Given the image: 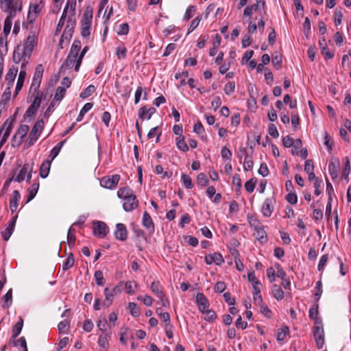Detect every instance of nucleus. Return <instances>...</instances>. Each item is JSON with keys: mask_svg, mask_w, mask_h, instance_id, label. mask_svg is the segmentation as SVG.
<instances>
[{"mask_svg": "<svg viewBox=\"0 0 351 351\" xmlns=\"http://www.w3.org/2000/svg\"><path fill=\"white\" fill-rule=\"evenodd\" d=\"M114 236L117 239L120 241H125L128 238V230L126 226L123 223H119L116 225Z\"/></svg>", "mask_w": 351, "mask_h": 351, "instance_id": "obj_9", "label": "nucleus"}, {"mask_svg": "<svg viewBox=\"0 0 351 351\" xmlns=\"http://www.w3.org/2000/svg\"><path fill=\"white\" fill-rule=\"evenodd\" d=\"M66 88L58 86L54 95V101H61L65 95Z\"/></svg>", "mask_w": 351, "mask_h": 351, "instance_id": "obj_44", "label": "nucleus"}, {"mask_svg": "<svg viewBox=\"0 0 351 351\" xmlns=\"http://www.w3.org/2000/svg\"><path fill=\"white\" fill-rule=\"evenodd\" d=\"M121 288L119 286H116L112 289H110L109 288L106 287L104 289V294H105V300H104V305H106L107 307H109L112 302V298L117 294L121 293Z\"/></svg>", "mask_w": 351, "mask_h": 351, "instance_id": "obj_6", "label": "nucleus"}, {"mask_svg": "<svg viewBox=\"0 0 351 351\" xmlns=\"http://www.w3.org/2000/svg\"><path fill=\"white\" fill-rule=\"evenodd\" d=\"M196 8L194 5L189 6L184 14V19L186 21H189L191 18H192L193 13L195 12Z\"/></svg>", "mask_w": 351, "mask_h": 351, "instance_id": "obj_62", "label": "nucleus"}, {"mask_svg": "<svg viewBox=\"0 0 351 351\" xmlns=\"http://www.w3.org/2000/svg\"><path fill=\"white\" fill-rule=\"evenodd\" d=\"M108 333L106 332L104 335H100L98 340V343L100 347L103 348H106L108 346V341L107 339V336Z\"/></svg>", "mask_w": 351, "mask_h": 351, "instance_id": "obj_63", "label": "nucleus"}, {"mask_svg": "<svg viewBox=\"0 0 351 351\" xmlns=\"http://www.w3.org/2000/svg\"><path fill=\"white\" fill-rule=\"evenodd\" d=\"M313 337L318 349H321L324 345V330L322 320H315V324L313 328Z\"/></svg>", "mask_w": 351, "mask_h": 351, "instance_id": "obj_2", "label": "nucleus"}, {"mask_svg": "<svg viewBox=\"0 0 351 351\" xmlns=\"http://www.w3.org/2000/svg\"><path fill=\"white\" fill-rule=\"evenodd\" d=\"M256 184V179L251 178L248 181H247L245 184V189L248 193H252L254 191V188Z\"/></svg>", "mask_w": 351, "mask_h": 351, "instance_id": "obj_53", "label": "nucleus"}, {"mask_svg": "<svg viewBox=\"0 0 351 351\" xmlns=\"http://www.w3.org/2000/svg\"><path fill=\"white\" fill-rule=\"evenodd\" d=\"M289 332V328L285 326L284 328H279L277 331L276 338L278 341H282L285 339L287 334Z\"/></svg>", "mask_w": 351, "mask_h": 351, "instance_id": "obj_41", "label": "nucleus"}, {"mask_svg": "<svg viewBox=\"0 0 351 351\" xmlns=\"http://www.w3.org/2000/svg\"><path fill=\"white\" fill-rule=\"evenodd\" d=\"M275 199L274 197H268L265 200L262 206L261 212L265 217H270L274 210V204Z\"/></svg>", "mask_w": 351, "mask_h": 351, "instance_id": "obj_7", "label": "nucleus"}, {"mask_svg": "<svg viewBox=\"0 0 351 351\" xmlns=\"http://www.w3.org/2000/svg\"><path fill=\"white\" fill-rule=\"evenodd\" d=\"M196 302L201 312H204L206 309L208 308V301L202 293H197L196 295Z\"/></svg>", "mask_w": 351, "mask_h": 351, "instance_id": "obj_13", "label": "nucleus"}, {"mask_svg": "<svg viewBox=\"0 0 351 351\" xmlns=\"http://www.w3.org/2000/svg\"><path fill=\"white\" fill-rule=\"evenodd\" d=\"M29 130V128L27 125H21L18 128V130L15 134L16 136H19V140L17 141L18 145H21L23 140L24 137H25V136L27 135Z\"/></svg>", "mask_w": 351, "mask_h": 351, "instance_id": "obj_20", "label": "nucleus"}, {"mask_svg": "<svg viewBox=\"0 0 351 351\" xmlns=\"http://www.w3.org/2000/svg\"><path fill=\"white\" fill-rule=\"evenodd\" d=\"M93 19V8L90 6L86 7L82 16V21L92 23Z\"/></svg>", "mask_w": 351, "mask_h": 351, "instance_id": "obj_39", "label": "nucleus"}, {"mask_svg": "<svg viewBox=\"0 0 351 351\" xmlns=\"http://www.w3.org/2000/svg\"><path fill=\"white\" fill-rule=\"evenodd\" d=\"M318 304H315L314 306L310 308L309 310V317L311 319H313L315 322V320H322L321 319L317 317L318 315Z\"/></svg>", "mask_w": 351, "mask_h": 351, "instance_id": "obj_55", "label": "nucleus"}, {"mask_svg": "<svg viewBox=\"0 0 351 351\" xmlns=\"http://www.w3.org/2000/svg\"><path fill=\"white\" fill-rule=\"evenodd\" d=\"M36 45V37L34 34H29L26 38V41L22 48L23 51H25V56L31 57L34 47Z\"/></svg>", "mask_w": 351, "mask_h": 351, "instance_id": "obj_5", "label": "nucleus"}, {"mask_svg": "<svg viewBox=\"0 0 351 351\" xmlns=\"http://www.w3.org/2000/svg\"><path fill=\"white\" fill-rule=\"evenodd\" d=\"M250 226L254 227V236L261 243H265L267 241V237L266 232L261 226H254L250 223Z\"/></svg>", "mask_w": 351, "mask_h": 351, "instance_id": "obj_8", "label": "nucleus"}, {"mask_svg": "<svg viewBox=\"0 0 351 351\" xmlns=\"http://www.w3.org/2000/svg\"><path fill=\"white\" fill-rule=\"evenodd\" d=\"M44 128V121L43 119H38L33 126L29 136L26 141L27 147H30L34 144L40 136Z\"/></svg>", "mask_w": 351, "mask_h": 351, "instance_id": "obj_1", "label": "nucleus"}, {"mask_svg": "<svg viewBox=\"0 0 351 351\" xmlns=\"http://www.w3.org/2000/svg\"><path fill=\"white\" fill-rule=\"evenodd\" d=\"M235 83L234 82H229L224 86V92L226 95H230L234 92Z\"/></svg>", "mask_w": 351, "mask_h": 351, "instance_id": "obj_59", "label": "nucleus"}, {"mask_svg": "<svg viewBox=\"0 0 351 351\" xmlns=\"http://www.w3.org/2000/svg\"><path fill=\"white\" fill-rule=\"evenodd\" d=\"M20 199L21 195L19 191H14L10 199V208L12 213L16 212L18 208V202H19Z\"/></svg>", "mask_w": 351, "mask_h": 351, "instance_id": "obj_14", "label": "nucleus"}, {"mask_svg": "<svg viewBox=\"0 0 351 351\" xmlns=\"http://www.w3.org/2000/svg\"><path fill=\"white\" fill-rule=\"evenodd\" d=\"M345 166L343 169V178L345 180L348 181V176L350 172V159L348 156H346L345 158Z\"/></svg>", "mask_w": 351, "mask_h": 351, "instance_id": "obj_52", "label": "nucleus"}, {"mask_svg": "<svg viewBox=\"0 0 351 351\" xmlns=\"http://www.w3.org/2000/svg\"><path fill=\"white\" fill-rule=\"evenodd\" d=\"M40 3H35V4H31L29 5V12L27 16V19L30 21V22H33L35 21L36 14H38L41 9L40 8Z\"/></svg>", "mask_w": 351, "mask_h": 351, "instance_id": "obj_17", "label": "nucleus"}, {"mask_svg": "<svg viewBox=\"0 0 351 351\" xmlns=\"http://www.w3.org/2000/svg\"><path fill=\"white\" fill-rule=\"evenodd\" d=\"M119 180L120 176L118 174H115L112 176H105L101 179L100 184L104 188L111 189L116 187Z\"/></svg>", "mask_w": 351, "mask_h": 351, "instance_id": "obj_3", "label": "nucleus"}, {"mask_svg": "<svg viewBox=\"0 0 351 351\" xmlns=\"http://www.w3.org/2000/svg\"><path fill=\"white\" fill-rule=\"evenodd\" d=\"M272 64L276 70H279L282 67V57L277 53L273 56Z\"/></svg>", "mask_w": 351, "mask_h": 351, "instance_id": "obj_46", "label": "nucleus"}, {"mask_svg": "<svg viewBox=\"0 0 351 351\" xmlns=\"http://www.w3.org/2000/svg\"><path fill=\"white\" fill-rule=\"evenodd\" d=\"M95 90L94 85H89L83 92L80 93V97L85 99L90 96Z\"/></svg>", "mask_w": 351, "mask_h": 351, "instance_id": "obj_54", "label": "nucleus"}, {"mask_svg": "<svg viewBox=\"0 0 351 351\" xmlns=\"http://www.w3.org/2000/svg\"><path fill=\"white\" fill-rule=\"evenodd\" d=\"M322 283L321 280H319L316 283L315 286V293L314 294V298L316 302H317L322 295Z\"/></svg>", "mask_w": 351, "mask_h": 351, "instance_id": "obj_51", "label": "nucleus"}, {"mask_svg": "<svg viewBox=\"0 0 351 351\" xmlns=\"http://www.w3.org/2000/svg\"><path fill=\"white\" fill-rule=\"evenodd\" d=\"M14 12L12 11L7 16L4 21L3 34L7 36L10 34L12 24V19L14 18Z\"/></svg>", "mask_w": 351, "mask_h": 351, "instance_id": "obj_21", "label": "nucleus"}, {"mask_svg": "<svg viewBox=\"0 0 351 351\" xmlns=\"http://www.w3.org/2000/svg\"><path fill=\"white\" fill-rule=\"evenodd\" d=\"M65 141H62L59 142L51 151L49 157L51 158V160H53L59 154L62 145H64Z\"/></svg>", "mask_w": 351, "mask_h": 351, "instance_id": "obj_43", "label": "nucleus"}, {"mask_svg": "<svg viewBox=\"0 0 351 351\" xmlns=\"http://www.w3.org/2000/svg\"><path fill=\"white\" fill-rule=\"evenodd\" d=\"M151 289L158 298H164L165 295L161 290V287L159 282H153L151 285Z\"/></svg>", "mask_w": 351, "mask_h": 351, "instance_id": "obj_36", "label": "nucleus"}, {"mask_svg": "<svg viewBox=\"0 0 351 351\" xmlns=\"http://www.w3.org/2000/svg\"><path fill=\"white\" fill-rule=\"evenodd\" d=\"M129 308L130 311V313L134 317H138L141 314V311L139 308L137 307V305L134 302H130L129 303Z\"/></svg>", "mask_w": 351, "mask_h": 351, "instance_id": "obj_57", "label": "nucleus"}, {"mask_svg": "<svg viewBox=\"0 0 351 351\" xmlns=\"http://www.w3.org/2000/svg\"><path fill=\"white\" fill-rule=\"evenodd\" d=\"M181 180H182V182L184 186L186 189H191L193 187V184L192 180L189 175L183 173L181 176Z\"/></svg>", "mask_w": 351, "mask_h": 351, "instance_id": "obj_40", "label": "nucleus"}, {"mask_svg": "<svg viewBox=\"0 0 351 351\" xmlns=\"http://www.w3.org/2000/svg\"><path fill=\"white\" fill-rule=\"evenodd\" d=\"M92 23L81 21V35L83 38H88L90 34V27Z\"/></svg>", "mask_w": 351, "mask_h": 351, "instance_id": "obj_28", "label": "nucleus"}, {"mask_svg": "<svg viewBox=\"0 0 351 351\" xmlns=\"http://www.w3.org/2000/svg\"><path fill=\"white\" fill-rule=\"evenodd\" d=\"M8 121L9 120L8 119L3 124V127L6 126V125H7V127L5 128V131L3 134V136L1 140L0 146H1L7 141L8 136H10V132L13 128V124L15 122V118L14 117L12 118L9 123H8Z\"/></svg>", "mask_w": 351, "mask_h": 351, "instance_id": "obj_15", "label": "nucleus"}, {"mask_svg": "<svg viewBox=\"0 0 351 351\" xmlns=\"http://www.w3.org/2000/svg\"><path fill=\"white\" fill-rule=\"evenodd\" d=\"M51 167V161L49 160H45L40 167V176L43 178H45L49 175Z\"/></svg>", "mask_w": 351, "mask_h": 351, "instance_id": "obj_26", "label": "nucleus"}, {"mask_svg": "<svg viewBox=\"0 0 351 351\" xmlns=\"http://www.w3.org/2000/svg\"><path fill=\"white\" fill-rule=\"evenodd\" d=\"M95 278L97 285L103 286L104 285V278L101 270H97L95 272Z\"/></svg>", "mask_w": 351, "mask_h": 351, "instance_id": "obj_58", "label": "nucleus"}, {"mask_svg": "<svg viewBox=\"0 0 351 351\" xmlns=\"http://www.w3.org/2000/svg\"><path fill=\"white\" fill-rule=\"evenodd\" d=\"M15 0H0L1 9L10 14L12 11L15 12L14 9Z\"/></svg>", "mask_w": 351, "mask_h": 351, "instance_id": "obj_16", "label": "nucleus"}, {"mask_svg": "<svg viewBox=\"0 0 351 351\" xmlns=\"http://www.w3.org/2000/svg\"><path fill=\"white\" fill-rule=\"evenodd\" d=\"M75 233V230L71 227L69 229L68 233H67L68 243L70 245H73L75 244V239H76Z\"/></svg>", "mask_w": 351, "mask_h": 351, "instance_id": "obj_49", "label": "nucleus"}, {"mask_svg": "<svg viewBox=\"0 0 351 351\" xmlns=\"http://www.w3.org/2000/svg\"><path fill=\"white\" fill-rule=\"evenodd\" d=\"M328 171L332 179H335L338 177L339 165H336L334 162H330L328 165Z\"/></svg>", "mask_w": 351, "mask_h": 351, "instance_id": "obj_37", "label": "nucleus"}, {"mask_svg": "<svg viewBox=\"0 0 351 351\" xmlns=\"http://www.w3.org/2000/svg\"><path fill=\"white\" fill-rule=\"evenodd\" d=\"M176 145L180 150L184 152L189 150V147L184 141V136L183 135L176 138Z\"/></svg>", "mask_w": 351, "mask_h": 351, "instance_id": "obj_34", "label": "nucleus"}, {"mask_svg": "<svg viewBox=\"0 0 351 351\" xmlns=\"http://www.w3.org/2000/svg\"><path fill=\"white\" fill-rule=\"evenodd\" d=\"M18 73V67L15 66H12L8 73L5 75V80L7 82V86L8 87H12L13 86L14 81L16 78V76Z\"/></svg>", "mask_w": 351, "mask_h": 351, "instance_id": "obj_12", "label": "nucleus"}, {"mask_svg": "<svg viewBox=\"0 0 351 351\" xmlns=\"http://www.w3.org/2000/svg\"><path fill=\"white\" fill-rule=\"evenodd\" d=\"M324 145L327 147V149L329 153H331L333 145V141L330 137L329 134L325 132L324 133Z\"/></svg>", "mask_w": 351, "mask_h": 351, "instance_id": "obj_50", "label": "nucleus"}, {"mask_svg": "<svg viewBox=\"0 0 351 351\" xmlns=\"http://www.w3.org/2000/svg\"><path fill=\"white\" fill-rule=\"evenodd\" d=\"M129 32V25L127 23H121L119 25L117 34L119 35H127Z\"/></svg>", "mask_w": 351, "mask_h": 351, "instance_id": "obj_56", "label": "nucleus"}, {"mask_svg": "<svg viewBox=\"0 0 351 351\" xmlns=\"http://www.w3.org/2000/svg\"><path fill=\"white\" fill-rule=\"evenodd\" d=\"M43 95V92L37 91V93H36L35 98L31 105L38 109L42 101Z\"/></svg>", "mask_w": 351, "mask_h": 351, "instance_id": "obj_48", "label": "nucleus"}, {"mask_svg": "<svg viewBox=\"0 0 351 351\" xmlns=\"http://www.w3.org/2000/svg\"><path fill=\"white\" fill-rule=\"evenodd\" d=\"M138 204V202L136 195H134L123 200V207L125 211L130 212L136 208Z\"/></svg>", "mask_w": 351, "mask_h": 351, "instance_id": "obj_10", "label": "nucleus"}, {"mask_svg": "<svg viewBox=\"0 0 351 351\" xmlns=\"http://www.w3.org/2000/svg\"><path fill=\"white\" fill-rule=\"evenodd\" d=\"M43 71V66L42 64L37 65L35 69V73L33 79L42 80Z\"/></svg>", "mask_w": 351, "mask_h": 351, "instance_id": "obj_60", "label": "nucleus"}, {"mask_svg": "<svg viewBox=\"0 0 351 351\" xmlns=\"http://www.w3.org/2000/svg\"><path fill=\"white\" fill-rule=\"evenodd\" d=\"M268 132L269 135H271L274 138H278L279 136V133L277 130V128L273 123L269 125Z\"/></svg>", "mask_w": 351, "mask_h": 351, "instance_id": "obj_64", "label": "nucleus"}, {"mask_svg": "<svg viewBox=\"0 0 351 351\" xmlns=\"http://www.w3.org/2000/svg\"><path fill=\"white\" fill-rule=\"evenodd\" d=\"M8 343L10 346H20L23 348V351H28L26 339L24 337H20L18 340H16L15 339H10Z\"/></svg>", "mask_w": 351, "mask_h": 351, "instance_id": "obj_23", "label": "nucleus"}, {"mask_svg": "<svg viewBox=\"0 0 351 351\" xmlns=\"http://www.w3.org/2000/svg\"><path fill=\"white\" fill-rule=\"evenodd\" d=\"M156 109L154 107L147 108V106H144L139 108L138 112V117L143 120L145 119H150L152 116L156 112Z\"/></svg>", "mask_w": 351, "mask_h": 351, "instance_id": "obj_11", "label": "nucleus"}, {"mask_svg": "<svg viewBox=\"0 0 351 351\" xmlns=\"http://www.w3.org/2000/svg\"><path fill=\"white\" fill-rule=\"evenodd\" d=\"M108 232V227L103 221H95L93 223V234L100 238H104Z\"/></svg>", "mask_w": 351, "mask_h": 351, "instance_id": "obj_4", "label": "nucleus"}, {"mask_svg": "<svg viewBox=\"0 0 351 351\" xmlns=\"http://www.w3.org/2000/svg\"><path fill=\"white\" fill-rule=\"evenodd\" d=\"M25 58V51L21 49V47L18 45L16 48L14 49L13 53V61L15 64H19L21 61H22Z\"/></svg>", "mask_w": 351, "mask_h": 351, "instance_id": "obj_25", "label": "nucleus"}, {"mask_svg": "<svg viewBox=\"0 0 351 351\" xmlns=\"http://www.w3.org/2000/svg\"><path fill=\"white\" fill-rule=\"evenodd\" d=\"M25 77H26V71L21 70L19 75L14 97H16L18 95L19 92L21 90V88L23 86Z\"/></svg>", "mask_w": 351, "mask_h": 351, "instance_id": "obj_22", "label": "nucleus"}, {"mask_svg": "<svg viewBox=\"0 0 351 351\" xmlns=\"http://www.w3.org/2000/svg\"><path fill=\"white\" fill-rule=\"evenodd\" d=\"M143 225L149 230H154V224L149 214L145 211L143 215Z\"/></svg>", "mask_w": 351, "mask_h": 351, "instance_id": "obj_19", "label": "nucleus"}, {"mask_svg": "<svg viewBox=\"0 0 351 351\" xmlns=\"http://www.w3.org/2000/svg\"><path fill=\"white\" fill-rule=\"evenodd\" d=\"M76 61L77 60L75 58H72L70 56H68L64 63L62 64L60 72H64V70L66 69H71L73 66L75 62L76 63Z\"/></svg>", "mask_w": 351, "mask_h": 351, "instance_id": "obj_29", "label": "nucleus"}, {"mask_svg": "<svg viewBox=\"0 0 351 351\" xmlns=\"http://www.w3.org/2000/svg\"><path fill=\"white\" fill-rule=\"evenodd\" d=\"M240 152L244 153L245 154V157L243 162V169L246 171H251L253 168V160L252 157L249 156L246 154V149L245 148H240Z\"/></svg>", "mask_w": 351, "mask_h": 351, "instance_id": "obj_24", "label": "nucleus"}, {"mask_svg": "<svg viewBox=\"0 0 351 351\" xmlns=\"http://www.w3.org/2000/svg\"><path fill=\"white\" fill-rule=\"evenodd\" d=\"M319 45L321 49L322 53V55L325 56L326 59H331L334 57V54L329 51L326 45V39L324 38H322V39L319 40Z\"/></svg>", "mask_w": 351, "mask_h": 351, "instance_id": "obj_18", "label": "nucleus"}, {"mask_svg": "<svg viewBox=\"0 0 351 351\" xmlns=\"http://www.w3.org/2000/svg\"><path fill=\"white\" fill-rule=\"evenodd\" d=\"M132 195H134L133 192H132V189H130L128 187L121 188L117 191V196L119 198L123 199V200L130 197V196H132Z\"/></svg>", "mask_w": 351, "mask_h": 351, "instance_id": "obj_30", "label": "nucleus"}, {"mask_svg": "<svg viewBox=\"0 0 351 351\" xmlns=\"http://www.w3.org/2000/svg\"><path fill=\"white\" fill-rule=\"evenodd\" d=\"M303 29L306 37L308 38L311 32V21L308 17H306L303 23Z\"/></svg>", "mask_w": 351, "mask_h": 351, "instance_id": "obj_61", "label": "nucleus"}, {"mask_svg": "<svg viewBox=\"0 0 351 351\" xmlns=\"http://www.w3.org/2000/svg\"><path fill=\"white\" fill-rule=\"evenodd\" d=\"M88 47L87 46H85L83 49L82 50L78 58L77 59V61H76V64L75 65V71L76 72L79 71V69H80V65L82 64V59L85 55V53H86V51H88Z\"/></svg>", "mask_w": 351, "mask_h": 351, "instance_id": "obj_45", "label": "nucleus"}, {"mask_svg": "<svg viewBox=\"0 0 351 351\" xmlns=\"http://www.w3.org/2000/svg\"><path fill=\"white\" fill-rule=\"evenodd\" d=\"M202 313L205 314L204 319L207 322H213L217 317L215 312L213 310H209L208 308L206 309L204 312Z\"/></svg>", "mask_w": 351, "mask_h": 351, "instance_id": "obj_47", "label": "nucleus"}, {"mask_svg": "<svg viewBox=\"0 0 351 351\" xmlns=\"http://www.w3.org/2000/svg\"><path fill=\"white\" fill-rule=\"evenodd\" d=\"M39 189V183L34 182L29 189V194L27 196V202H30L34 198Z\"/></svg>", "mask_w": 351, "mask_h": 351, "instance_id": "obj_31", "label": "nucleus"}, {"mask_svg": "<svg viewBox=\"0 0 351 351\" xmlns=\"http://www.w3.org/2000/svg\"><path fill=\"white\" fill-rule=\"evenodd\" d=\"M209 180L207 176L204 173H200L197 176V183L201 186H206Z\"/></svg>", "mask_w": 351, "mask_h": 351, "instance_id": "obj_42", "label": "nucleus"}, {"mask_svg": "<svg viewBox=\"0 0 351 351\" xmlns=\"http://www.w3.org/2000/svg\"><path fill=\"white\" fill-rule=\"evenodd\" d=\"M93 106V104L92 103H86L81 109L76 121H81L84 114L92 108Z\"/></svg>", "mask_w": 351, "mask_h": 351, "instance_id": "obj_38", "label": "nucleus"}, {"mask_svg": "<svg viewBox=\"0 0 351 351\" xmlns=\"http://www.w3.org/2000/svg\"><path fill=\"white\" fill-rule=\"evenodd\" d=\"M23 326V319L19 317V320L14 324L12 328V335L10 339H16L21 333Z\"/></svg>", "mask_w": 351, "mask_h": 351, "instance_id": "obj_27", "label": "nucleus"}, {"mask_svg": "<svg viewBox=\"0 0 351 351\" xmlns=\"http://www.w3.org/2000/svg\"><path fill=\"white\" fill-rule=\"evenodd\" d=\"M31 167H29V164H25L22 169H21L19 175L15 178V180L21 182V181L24 180L27 173L30 170Z\"/></svg>", "mask_w": 351, "mask_h": 351, "instance_id": "obj_32", "label": "nucleus"}, {"mask_svg": "<svg viewBox=\"0 0 351 351\" xmlns=\"http://www.w3.org/2000/svg\"><path fill=\"white\" fill-rule=\"evenodd\" d=\"M74 263H75V258H74V256H73V253L69 254L66 259L63 263L62 269L64 271H66V270L69 269L70 268H71L73 266Z\"/></svg>", "mask_w": 351, "mask_h": 351, "instance_id": "obj_33", "label": "nucleus"}, {"mask_svg": "<svg viewBox=\"0 0 351 351\" xmlns=\"http://www.w3.org/2000/svg\"><path fill=\"white\" fill-rule=\"evenodd\" d=\"M273 296L277 300H281L284 298V292L279 285H274L272 287Z\"/></svg>", "mask_w": 351, "mask_h": 351, "instance_id": "obj_35", "label": "nucleus"}]
</instances>
